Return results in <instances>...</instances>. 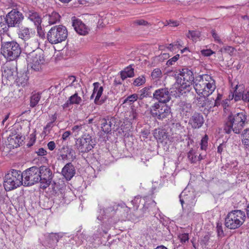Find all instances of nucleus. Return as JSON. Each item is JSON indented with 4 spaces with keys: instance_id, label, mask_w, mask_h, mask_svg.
I'll list each match as a JSON object with an SVG mask.
<instances>
[{
    "instance_id": "6e6d98bb",
    "label": "nucleus",
    "mask_w": 249,
    "mask_h": 249,
    "mask_svg": "<svg viewBox=\"0 0 249 249\" xmlns=\"http://www.w3.org/2000/svg\"><path fill=\"white\" fill-rule=\"evenodd\" d=\"M47 146L49 150L52 151L55 149L56 145L53 141H51L48 142Z\"/></svg>"
},
{
    "instance_id": "cd10ccee",
    "label": "nucleus",
    "mask_w": 249,
    "mask_h": 249,
    "mask_svg": "<svg viewBox=\"0 0 249 249\" xmlns=\"http://www.w3.org/2000/svg\"><path fill=\"white\" fill-rule=\"evenodd\" d=\"M24 12L25 16L33 22L36 26H38L40 24L41 22V18L36 12L29 9L25 10Z\"/></svg>"
},
{
    "instance_id": "2f4dec72",
    "label": "nucleus",
    "mask_w": 249,
    "mask_h": 249,
    "mask_svg": "<svg viewBox=\"0 0 249 249\" xmlns=\"http://www.w3.org/2000/svg\"><path fill=\"white\" fill-rule=\"evenodd\" d=\"M187 37L192 40L193 41H197L200 37V32L198 31L189 30L186 35Z\"/></svg>"
},
{
    "instance_id": "f257e3e1",
    "label": "nucleus",
    "mask_w": 249,
    "mask_h": 249,
    "mask_svg": "<svg viewBox=\"0 0 249 249\" xmlns=\"http://www.w3.org/2000/svg\"><path fill=\"white\" fill-rule=\"evenodd\" d=\"M176 75V83L172 88L171 92L176 97H179L190 91L194 77L192 71L187 68L178 70Z\"/></svg>"
},
{
    "instance_id": "72a5a7b5",
    "label": "nucleus",
    "mask_w": 249,
    "mask_h": 249,
    "mask_svg": "<svg viewBox=\"0 0 249 249\" xmlns=\"http://www.w3.org/2000/svg\"><path fill=\"white\" fill-rule=\"evenodd\" d=\"M9 26L4 17L0 16V34H3L8 31Z\"/></svg>"
},
{
    "instance_id": "680f3d73",
    "label": "nucleus",
    "mask_w": 249,
    "mask_h": 249,
    "mask_svg": "<svg viewBox=\"0 0 249 249\" xmlns=\"http://www.w3.org/2000/svg\"><path fill=\"white\" fill-rule=\"evenodd\" d=\"M136 23L137 24L140 25H146L148 23L147 21H146L143 19L137 20L136 21Z\"/></svg>"
},
{
    "instance_id": "f8f14e48",
    "label": "nucleus",
    "mask_w": 249,
    "mask_h": 249,
    "mask_svg": "<svg viewBox=\"0 0 249 249\" xmlns=\"http://www.w3.org/2000/svg\"><path fill=\"white\" fill-rule=\"evenodd\" d=\"M179 198L183 210L190 212L196 203L194 194L190 192L186 194V192L183 191L179 196Z\"/></svg>"
},
{
    "instance_id": "6ab92c4d",
    "label": "nucleus",
    "mask_w": 249,
    "mask_h": 249,
    "mask_svg": "<svg viewBox=\"0 0 249 249\" xmlns=\"http://www.w3.org/2000/svg\"><path fill=\"white\" fill-rule=\"evenodd\" d=\"M154 137L158 142L163 144H167L172 142L171 137L164 129L160 128L156 129L154 132Z\"/></svg>"
},
{
    "instance_id": "473e14b6",
    "label": "nucleus",
    "mask_w": 249,
    "mask_h": 249,
    "mask_svg": "<svg viewBox=\"0 0 249 249\" xmlns=\"http://www.w3.org/2000/svg\"><path fill=\"white\" fill-rule=\"evenodd\" d=\"M40 98L41 94L37 92L33 94L30 97V107H36L38 103Z\"/></svg>"
},
{
    "instance_id": "3c124183",
    "label": "nucleus",
    "mask_w": 249,
    "mask_h": 249,
    "mask_svg": "<svg viewBox=\"0 0 249 249\" xmlns=\"http://www.w3.org/2000/svg\"><path fill=\"white\" fill-rule=\"evenodd\" d=\"M179 56V54H177L168 60L167 62V65L169 66L173 65L178 59Z\"/></svg>"
},
{
    "instance_id": "13d9d810",
    "label": "nucleus",
    "mask_w": 249,
    "mask_h": 249,
    "mask_svg": "<svg viewBox=\"0 0 249 249\" xmlns=\"http://www.w3.org/2000/svg\"><path fill=\"white\" fill-rule=\"evenodd\" d=\"M37 156H45L47 155V151L43 148H39L37 152Z\"/></svg>"
},
{
    "instance_id": "052dcab7",
    "label": "nucleus",
    "mask_w": 249,
    "mask_h": 249,
    "mask_svg": "<svg viewBox=\"0 0 249 249\" xmlns=\"http://www.w3.org/2000/svg\"><path fill=\"white\" fill-rule=\"evenodd\" d=\"M147 90L148 89L146 88H143L140 90V98L141 99H142L143 98L146 96L145 93L147 91Z\"/></svg>"
},
{
    "instance_id": "c756f323",
    "label": "nucleus",
    "mask_w": 249,
    "mask_h": 249,
    "mask_svg": "<svg viewBox=\"0 0 249 249\" xmlns=\"http://www.w3.org/2000/svg\"><path fill=\"white\" fill-rule=\"evenodd\" d=\"M235 89L234 90V93L232 94L231 97V95H229V100L231 99H232L234 98L235 101H238L241 99L243 100V93L242 92H238L237 89H239L240 90H242L243 89V86L242 85H238L237 84L235 86Z\"/></svg>"
},
{
    "instance_id": "39448f33",
    "label": "nucleus",
    "mask_w": 249,
    "mask_h": 249,
    "mask_svg": "<svg viewBox=\"0 0 249 249\" xmlns=\"http://www.w3.org/2000/svg\"><path fill=\"white\" fill-rule=\"evenodd\" d=\"M246 214L244 211L239 210H232L227 215L225 220V226L231 229L239 228L244 223Z\"/></svg>"
},
{
    "instance_id": "7c9ffc66",
    "label": "nucleus",
    "mask_w": 249,
    "mask_h": 249,
    "mask_svg": "<svg viewBox=\"0 0 249 249\" xmlns=\"http://www.w3.org/2000/svg\"><path fill=\"white\" fill-rule=\"evenodd\" d=\"M120 75L123 80L127 77H132L134 75V69L131 65L125 68L124 71L120 72Z\"/></svg>"
},
{
    "instance_id": "4468645a",
    "label": "nucleus",
    "mask_w": 249,
    "mask_h": 249,
    "mask_svg": "<svg viewBox=\"0 0 249 249\" xmlns=\"http://www.w3.org/2000/svg\"><path fill=\"white\" fill-rule=\"evenodd\" d=\"M220 96L221 95L218 94L216 99H213L210 100L207 98V97H196L197 104L199 107L204 108V111H213V108L218 106L219 104L218 100Z\"/></svg>"
},
{
    "instance_id": "79ce46f5",
    "label": "nucleus",
    "mask_w": 249,
    "mask_h": 249,
    "mask_svg": "<svg viewBox=\"0 0 249 249\" xmlns=\"http://www.w3.org/2000/svg\"><path fill=\"white\" fill-rule=\"evenodd\" d=\"M119 204H117L116 203H112L110 205L109 207L106 209V212L107 213L115 212L118 210Z\"/></svg>"
},
{
    "instance_id": "c03bdc74",
    "label": "nucleus",
    "mask_w": 249,
    "mask_h": 249,
    "mask_svg": "<svg viewBox=\"0 0 249 249\" xmlns=\"http://www.w3.org/2000/svg\"><path fill=\"white\" fill-rule=\"evenodd\" d=\"M180 242L182 244H185L186 242L189 240V234L187 233H181L178 235Z\"/></svg>"
},
{
    "instance_id": "f03ea898",
    "label": "nucleus",
    "mask_w": 249,
    "mask_h": 249,
    "mask_svg": "<svg viewBox=\"0 0 249 249\" xmlns=\"http://www.w3.org/2000/svg\"><path fill=\"white\" fill-rule=\"evenodd\" d=\"M32 41H30L31 43ZM33 46L30 48L29 43L25 45V51L28 53L27 62L29 67L35 71H41L45 67V59L42 52L40 50L35 51L38 47V43L35 40L32 41Z\"/></svg>"
},
{
    "instance_id": "8fccbe9b",
    "label": "nucleus",
    "mask_w": 249,
    "mask_h": 249,
    "mask_svg": "<svg viewBox=\"0 0 249 249\" xmlns=\"http://www.w3.org/2000/svg\"><path fill=\"white\" fill-rule=\"evenodd\" d=\"M2 76L6 78H10L12 76V72L9 68L5 69L2 71Z\"/></svg>"
},
{
    "instance_id": "4c0bfd02",
    "label": "nucleus",
    "mask_w": 249,
    "mask_h": 249,
    "mask_svg": "<svg viewBox=\"0 0 249 249\" xmlns=\"http://www.w3.org/2000/svg\"><path fill=\"white\" fill-rule=\"evenodd\" d=\"M208 137L205 135L201 139L200 143V148L202 150L206 151L208 147Z\"/></svg>"
},
{
    "instance_id": "aec40b11",
    "label": "nucleus",
    "mask_w": 249,
    "mask_h": 249,
    "mask_svg": "<svg viewBox=\"0 0 249 249\" xmlns=\"http://www.w3.org/2000/svg\"><path fill=\"white\" fill-rule=\"evenodd\" d=\"M128 115H126V116L128 115V116L126 117V118L130 124H132L133 122L136 121L139 115V111L138 110L134 108H131V110L128 112ZM131 124H128V130H124V128H121L124 133V137H128L129 136L131 135V134H129V132H128V131H130L129 127H131Z\"/></svg>"
},
{
    "instance_id": "a878e982",
    "label": "nucleus",
    "mask_w": 249,
    "mask_h": 249,
    "mask_svg": "<svg viewBox=\"0 0 249 249\" xmlns=\"http://www.w3.org/2000/svg\"><path fill=\"white\" fill-rule=\"evenodd\" d=\"M34 34V31L26 27H21L18 31L19 37L25 41L29 40Z\"/></svg>"
},
{
    "instance_id": "20e7f679",
    "label": "nucleus",
    "mask_w": 249,
    "mask_h": 249,
    "mask_svg": "<svg viewBox=\"0 0 249 249\" xmlns=\"http://www.w3.org/2000/svg\"><path fill=\"white\" fill-rule=\"evenodd\" d=\"M23 185L22 173L19 170L12 169L4 177L3 186L6 191H9Z\"/></svg>"
},
{
    "instance_id": "ea45409f",
    "label": "nucleus",
    "mask_w": 249,
    "mask_h": 249,
    "mask_svg": "<svg viewBox=\"0 0 249 249\" xmlns=\"http://www.w3.org/2000/svg\"><path fill=\"white\" fill-rule=\"evenodd\" d=\"M53 126V124L52 122H50L48 123L43 128L42 134L44 136L48 135L50 133L51 130Z\"/></svg>"
},
{
    "instance_id": "c85d7f7f",
    "label": "nucleus",
    "mask_w": 249,
    "mask_h": 249,
    "mask_svg": "<svg viewBox=\"0 0 249 249\" xmlns=\"http://www.w3.org/2000/svg\"><path fill=\"white\" fill-rule=\"evenodd\" d=\"M59 15L55 12H53L51 14L46 15L44 17V19L48 21L49 25L56 23L59 20Z\"/></svg>"
},
{
    "instance_id": "338daca9",
    "label": "nucleus",
    "mask_w": 249,
    "mask_h": 249,
    "mask_svg": "<svg viewBox=\"0 0 249 249\" xmlns=\"http://www.w3.org/2000/svg\"><path fill=\"white\" fill-rule=\"evenodd\" d=\"M50 117L51 122L53 123L57 119V115L56 113H54V114L52 115Z\"/></svg>"
},
{
    "instance_id": "7ed1b4c3",
    "label": "nucleus",
    "mask_w": 249,
    "mask_h": 249,
    "mask_svg": "<svg viewBox=\"0 0 249 249\" xmlns=\"http://www.w3.org/2000/svg\"><path fill=\"white\" fill-rule=\"evenodd\" d=\"M194 89L199 97H208L216 88L215 80L208 74L199 75L194 81Z\"/></svg>"
},
{
    "instance_id": "bf43d9fd",
    "label": "nucleus",
    "mask_w": 249,
    "mask_h": 249,
    "mask_svg": "<svg viewBox=\"0 0 249 249\" xmlns=\"http://www.w3.org/2000/svg\"><path fill=\"white\" fill-rule=\"evenodd\" d=\"M210 239V236L206 235L204 236L203 238L201 240V243L205 245H207Z\"/></svg>"
},
{
    "instance_id": "9b49d317",
    "label": "nucleus",
    "mask_w": 249,
    "mask_h": 249,
    "mask_svg": "<svg viewBox=\"0 0 249 249\" xmlns=\"http://www.w3.org/2000/svg\"><path fill=\"white\" fill-rule=\"evenodd\" d=\"M39 183L41 188L46 189L52 183L53 177V174L51 169L46 166L42 165L38 167Z\"/></svg>"
},
{
    "instance_id": "e433bc0d",
    "label": "nucleus",
    "mask_w": 249,
    "mask_h": 249,
    "mask_svg": "<svg viewBox=\"0 0 249 249\" xmlns=\"http://www.w3.org/2000/svg\"><path fill=\"white\" fill-rule=\"evenodd\" d=\"M179 107L181 113L183 114L190 112L191 109V105L189 103L181 102L180 103Z\"/></svg>"
},
{
    "instance_id": "4be33fe9",
    "label": "nucleus",
    "mask_w": 249,
    "mask_h": 249,
    "mask_svg": "<svg viewBox=\"0 0 249 249\" xmlns=\"http://www.w3.org/2000/svg\"><path fill=\"white\" fill-rule=\"evenodd\" d=\"M204 118L202 115L198 113H195L191 117L189 124L193 128H199L204 123Z\"/></svg>"
},
{
    "instance_id": "f3484780",
    "label": "nucleus",
    "mask_w": 249,
    "mask_h": 249,
    "mask_svg": "<svg viewBox=\"0 0 249 249\" xmlns=\"http://www.w3.org/2000/svg\"><path fill=\"white\" fill-rule=\"evenodd\" d=\"M93 86L94 88L90 99H91L95 97L94 103L98 105H102L105 101L101 97L104 90L103 87L101 86L99 82L94 83Z\"/></svg>"
},
{
    "instance_id": "1a4fd4ad",
    "label": "nucleus",
    "mask_w": 249,
    "mask_h": 249,
    "mask_svg": "<svg viewBox=\"0 0 249 249\" xmlns=\"http://www.w3.org/2000/svg\"><path fill=\"white\" fill-rule=\"evenodd\" d=\"M39 168L33 166L22 172L23 183L25 186H30L39 182Z\"/></svg>"
},
{
    "instance_id": "09e8293b",
    "label": "nucleus",
    "mask_w": 249,
    "mask_h": 249,
    "mask_svg": "<svg viewBox=\"0 0 249 249\" xmlns=\"http://www.w3.org/2000/svg\"><path fill=\"white\" fill-rule=\"evenodd\" d=\"M211 34H212V36L214 38L215 41H216V42L220 43V44L222 43V42L219 36L216 34L215 30H212Z\"/></svg>"
},
{
    "instance_id": "49530a36",
    "label": "nucleus",
    "mask_w": 249,
    "mask_h": 249,
    "mask_svg": "<svg viewBox=\"0 0 249 249\" xmlns=\"http://www.w3.org/2000/svg\"><path fill=\"white\" fill-rule=\"evenodd\" d=\"M216 231L217 236L219 237L222 238L224 236V232L222 229V224L218 223L216 226Z\"/></svg>"
},
{
    "instance_id": "c9c22d12",
    "label": "nucleus",
    "mask_w": 249,
    "mask_h": 249,
    "mask_svg": "<svg viewBox=\"0 0 249 249\" xmlns=\"http://www.w3.org/2000/svg\"><path fill=\"white\" fill-rule=\"evenodd\" d=\"M242 137V143L246 148H249V128L244 131Z\"/></svg>"
},
{
    "instance_id": "0e129e2a",
    "label": "nucleus",
    "mask_w": 249,
    "mask_h": 249,
    "mask_svg": "<svg viewBox=\"0 0 249 249\" xmlns=\"http://www.w3.org/2000/svg\"><path fill=\"white\" fill-rule=\"evenodd\" d=\"M224 148V145L223 144H220L217 147V153L219 154H222V152Z\"/></svg>"
},
{
    "instance_id": "9d476101",
    "label": "nucleus",
    "mask_w": 249,
    "mask_h": 249,
    "mask_svg": "<svg viewBox=\"0 0 249 249\" xmlns=\"http://www.w3.org/2000/svg\"><path fill=\"white\" fill-rule=\"evenodd\" d=\"M150 112L153 117L159 120H163L170 115L171 109L165 104L156 103L151 107Z\"/></svg>"
},
{
    "instance_id": "864d4df0",
    "label": "nucleus",
    "mask_w": 249,
    "mask_h": 249,
    "mask_svg": "<svg viewBox=\"0 0 249 249\" xmlns=\"http://www.w3.org/2000/svg\"><path fill=\"white\" fill-rule=\"evenodd\" d=\"M150 134L149 132L147 130H143L141 132V138L143 140H145L147 138L148 135Z\"/></svg>"
},
{
    "instance_id": "774afa93",
    "label": "nucleus",
    "mask_w": 249,
    "mask_h": 249,
    "mask_svg": "<svg viewBox=\"0 0 249 249\" xmlns=\"http://www.w3.org/2000/svg\"><path fill=\"white\" fill-rule=\"evenodd\" d=\"M70 79L72 81V83H71V85H70L69 86H68L67 87V88H72V87L74 85V81H75V77L73 76H71L70 77Z\"/></svg>"
},
{
    "instance_id": "2eb2a0df",
    "label": "nucleus",
    "mask_w": 249,
    "mask_h": 249,
    "mask_svg": "<svg viewBox=\"0 0 249 249\" xmlns=\"http://www.w3.org/2000/svg\"><path fill=\"white\" fill-rule=\"evenodd\" d=\"M5 18L9 27H15L22 21L23 16L18 10L14 9L7 14Z\"/></svg>"
},
{
    "instance_id": "5701e85b",
    "label": "nucleus",
    "mask_w": 249,
    "mask_h": 249,
    "mask_svg": "<svg viewBox=\"0 0 249 249\" xmlns=\"http://www.w3.org/2000/svg\"><path fill=\"white\" fill-rule=\"evenodd\" d=\"M22 142V137L19 135L10 136L7 139V147L10 149L17 148L20 145Z\"/></svg>"
},
{
    "instance_id": "58836bf2",
    "label": "nucleus",
    "mask_w": 249,
    "mask_h": 249,
    "mask_svg": "<svg viewBox=\"0 0 249 249\" xmlns=\"http://www.w3.org/2000/svg\"><path fill=\"white\" fill-rule=\"evenodd\" d=\"M145 82V78L144 76L141 75L135 79L133 84L135 86H140L144 84Z\"/></svg>"
},
{
    "instance_id": "ddd939ff",
    "label": "nucleus",
    "mask_w": 249,
    "mask_h": 249,
    "mask_svg": "<svg viewBox=\"0 0 249 249\" xmlns=\"http://www.w3.org/2000/svg\"><path fill=\"white\" fill-rule=\"evenodd\" d=\"M79 149L82 152L91 150L95 145V140L89 134H84L77 140Z\"/></svg>"
},
{
    "instance_id": "f704fd0d",
    "label": "nucleus",
    "mask_w": 249,
    "mask_h": 249,
    "mask_svg": "<svg viewBox=\"0 0 249 249\" xmlns=\"http://www.w3.org/2000/svg\"><path fill=\"white\" fill-rule=\"evenodd\" d=\"M151 76L153 80L156 81L160 80L162 77L161 70L159 68L154 69L151 72Z\"/></svg>"
},
{
    "instance_id": "b1692460",
    "label": "nucleus",
    "mask_w": 249,
    "mask_h": 249,
    "mask_svg": "<svg viewBox=\"0 0 249 249\" xmlns=\"http://www.w3.org/2000/svg\"><path fill=\"white\" fill-rule=\"evenodd\" d=\"M116 125V119L111 117L108 119H103L102 120L101 128L105 133L109 132L112 128Z\"/></svg>"
},
{
    "instance_id": "a18cd8bd",
    "label": "nucleus",
    "mask_w": 249,
    "mask_h": 249,
    "mask_svg": "<svg viewBox=\"0 0 249 249\" xmlns=\"http://www.w3.org/2000/svg\"><path fill=\"white\" fill-rule=\"evenodd\" d=\"M138 99V95L136 94H133L128 96L124 101V103L127 102L133 103L136 101Z\"/></svg>"
},
{
    "instance_id": "6e6552de",
    "label": "nucleus",
    "mask_w": 249,
    "mask_h": 249,
    "mask_svg": "<svg viewBox=\"0 0 249 249\" xmlns=\"http://www.w3.org/2000/svg\"><path fill=\"white\" fill-rule=\"evenodd\" d=\"M68 36L67 28L62 25L52 27L47 34V38L51 44H57L65 41Z\"/></svg>"
},
{
    "instance_id": "de8ad7c7",
    "label": "nucleus",
    "mask_w": 249,
    "mask_h": 249,
    "mask_svg": "<svg viewBox=\"0 0 249 249\" xmlns=\"http://www.w3.org/2000/svg\"><path fill=\"white\" fill-rule=\"evenodd\" d=\"M201 54L204 56H210L214 52L211 49H203L200 51Z\"/></svg>"
},
{
    "instance_id": "412c9836",
    "label": "nucleus",
    "mask_w": 249,
    "mask_h": 249,
    "mask_svg": "<svg viewBox=\"0 0 249 249\" xmlns=\"http://www.w3.org/2000/svg\"><path fill=\"white\" fill-rule=\"evenodd\" d=\"M72 26L75 31L80 35H87L89 30V28L79 19L72 20Z\"/></svg>"
},
{
    "instance_id": "37998d69",
    "label": "nucleus",
    "mask_w": 249,
    "mask_h": 249,
    "mask_svg": "<svg viewBox=\"0 0 249 249\" xmlns=\"http://www.w3.org/2000/svg\"><path fill=\"white\" fill-rule=\"evenodd\" d=\"M72 150L68 146H63L60 149L61 156H68L71 154Z\"/></svg>"
},
{
    "instance_id": "393cba45",
    "label": "nucleus",
    "mask_w": 249,
    "mask_h": 249,
    "mask_svg": "<svg viewBox=\"0 0 249 249\" xmlns=\"http://www.w3.org/2000/svg\"><path fill=\"white\" fill-rule=\"evenodd\" d=\"M62 174L66 180H70L75 174L74 166L71 163L66 164L62 170Z\"/></svg>"
},
{
    "instance_id": "603ef678",
    "label": "nucleus",
    "mask_w": 249,
    "mask_h": 249,
    "mask_svg": "<svg viewBox=\"0 0 249 249\" xmlns=\"http://www.w3.org/2000/svg\"><path fill=\"white\" fill-rule=\"evenodd\" d=\"M243 100L249 102V86L246 88L243 93Z\"/></svg>"
},
{
    "instance_id": "4d7b16f0",
    "label": "nucleus",
    "mask_w": 249,
    "mask_h": 249,
    "mask_svg": "<svg viewBox=\"0 0 249 249\" xmlns=\"http://www.w3.org/2000/svg\"><path fill=\"white\" fill-rule=\"evenodd\" d=\"M71 135V132L70 131H66L63 133L62 136V139L63 141H66Z\"/></svg>"
},
{
    "instance_id": "e2e57ef3",
    "label": "nucleus",
    "mask_w": 249,
    "mask_h": 249,
    "mask_svg": "<svg viewBox=\"0 0 249 249\" xmlns=\"http://www.w3.org/2000/svg\"><path fill=\"white\" fill-rule=\"evenodd\" d=\"M224 50L228 53H232L234 51V48L231 46H227L224 48Z\"/></svg>"
},
{
    "instance_id": "a19ab883",
    "label": "nucleus",
    "mask_w": 249,
    "mask_h": 249,
    "mask_svg": "<svg viewBox=\"0 0 249 249\" xmlns=\"http://www.w3.org/2000/svg\"><path fill=\"white\" fill-rule=\"evenodd\" d=\"M229 100H225L222 103L224 113L227 115H231L230 107L229 106Z\"/></svg>"
},
{
    "instance_id": "a211bd4d",
    "label": "nucleus",
    "mask_w": 249,
    "mask_h": 249,
    "mask_svg": "<svg viewBox=\"0 0 249 249\" xmlns=\"http://www.w3.org/2000/svg\"><path fill=\"white\" fill-rule=\"evenodd\" d=\"M154 98L160 103H167L171 99L170 95L167 88H161L157 89L153 93Z\"/></svg>"
},
{
    "instance_id": "423d86ee",
    "label": "nucleus",
    "mask_w": 249,
    "mask_h": 249,
    "mask_svg": "<svg viewBox=\"0 0 249 249\" xmlns=\"http://www.w3.org/2000/svg\"><path fill=\"white\" fill-rule=\"evenodd\" d=\"M21 52L19 45L12 41L2 43L1 53L9 61H13L19 57Z\"/></svg>"
},
{
    "instance_id": "5fc2aeb1",
    "label": "nucleus",
    "mask_w": 249,
    "mask_h": 249,
    "mask_svg": "<svg viewBox=\"0 0 249 249\" xmlns=\"http://www.w3.org/2000/svg\"><path fill=\"white\" fill-rule=\"evenodd\" d=\"M188 158L191 163H195L197 160H200L202 159V157H188Z\"/></svg>"
},
{
    "instance_id": "69168bd1",
    "label": "nucleus",
    "mask_w": 249,
    "mask_h": 249,
    "mask_svg": "<svg viewBox=\"0 0 249 249\" xmlns=\"http://www.w3.org/2000/svg\"><path fill=\"white\" fill-rule=\"evenodd\" d=\"M169 25L171 27H177L179 25V23L177 21H170Z\"/></svg>"
},
{
    "instance_id": "dca6fc26",
    "label": "nucleus",
    "mask_w": 249,
    "mask_h": 249,
    "mask_svg": "<svg viewBox=\"0 0 249 249\" xmlns=\"http://www.w3.org/2000/svg\"><path fill=\"white\" fill-rule=\"evenodd\" d=\"M82 91H76L75 93L70 96L65 103L62 106L64 109H70L71 105H80L83 102V100L81 97L83 95Z\"/></svg>"
},
{
    "instance_id": "0eeeda50",
    "label": "nucleus",
    "mask_w": 249,
    "mask_h": 249,
    "mask_svg": "<svg viewBox=\"0 0 249 249\" xmlns=\"http://www.w3.org/2000/svg\"><path fill=\"white\" fill-rule=\"evenodd\" d=\"M246 120L247 116L244 112L230 115L226 123L228 132L232 129L235 133H239L243 128Z\"/></svg>"
},
{
    "instance_id": "bb28decb",
    "label": "nucleus",
    "mask_w": 249,
    "mask_h": 249,
    "mask_svg": "<svg viewBox=\"0 0 249 249\" xmlns=\"http://www.w3.org/2000/svg\"><path fill=\"white\" fill-rule=\"evenodd\" d=\"M62 237V235H60L58 233H56L47 234L46 240L48 246H49L50 248L55 247L56 246L59 240Z\"/></svg>"
}]
</instances>
